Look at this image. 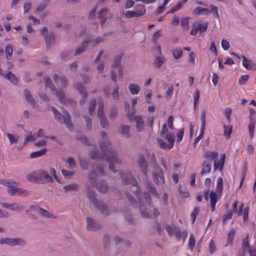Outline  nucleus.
I'll list each match as a JSON object with an SVG mask.
<instances>
[{
  "label": "nucleus",
  "instance_id": "obj_1",
  "mask_svg": "<svg viewBox=\"0 0 256 256\" xmlns=\"http://www.w3.org/2000/svg\"><path fill=\"white\" fill-rule=\"evenodd\" d=\"M101 136L104 142H100V147L104 152V154L106 155V161L108 163V168L114 173L117 170L114 167V164H120L121 160L118 158L116 151L114 148H110L111 143L108 140L106 132H102Z\"/></svg>",
  "mask_w": 256,
  "mask_h": 256
},
{
  "label": "nucleus",
  "instance_id": "obj_2",
  "mask_svg": "<svg viewBox=\"0 0 256 256\" xmlns=\"http://www.w3.org/2000/svg\"><path fill=\"white\" fill-rule=\"evenodd\" d=\"M51 109L54 112L55 120L60 124H64L69 130H74V126L72 123L71 116L68 112L64 110L62 114L54 106H52Z\"/></svg>",
  "mask_w": 256,
  "mask_h": 256
},
{
  "label": "nucleus",
  "instance_id": "obj_3",
  "mask_svg": "<svg viewBox=\"0 0 256 256\" xmlns=\"http://www.w3.org/2000/svg\"><path fill=\"white\" fill-rule=\"evenodd\" d=\"M38 172L39 184H45L48 183H53L54 180L50 175L53 176L54 178L60 184H63V182L56 176V172L52 168H50L48 172L44 170H38Z\"/></svg>",
  "mask_w": 256,
  "mask_h": 256
},
{
  "label": "nucleus",
  "instance_id": "obj_4",
  "mask_svg": "<svg viewBox=\"0 0 256 256\" xmlns=\"http://www.w3.org/2000/svg\"><path fill=\"white\" fill-rule=\"evenodd\" d=\"M0 244H6L12 247L17 246H26V240L22 238L6 237L0 239Z\"/></svg>",
  "mask_w": 256,
  "mask_h": 256
},
{
  "label": "nucleus",
  "instance_id": "obj_5",
  "mask_svg": "<svg viewBox=\"0 0 256 256\" xmlns=\"http://www.w3.org/2000/svg\"><path fill=\"white\" fill-rule=\"evenodd\" d=\"M40 34L44 36L46 46L47 49H50L51 46L55 44L56 39L53 32L48 33V30L46 27H44L40 30Z\"/></svg>",
  "mask_w": 256,
  "mask_h": 256
},
{
  "label": "nucleus",
  "instance_id": "obj_6",
  "mask_svg": "<svg viewBox=\"0 0 256 256\" xmlns=\"http://www.w3.org/2000/svg\"><path fill=\"white\" fill-rule=\"evenodd\" d=\"M120 176L122 180L123 183L125 184H132L133 188V190L136 191V192L138 194L140 189L138 186L137 182L136 180L132 175L130 173L125 174L122 172H120Z\"/></svg>",
  "mask_w": 256,
  "mask_h": 256
},
{
  "label": "nucleus",
  "instance_id": "obj_7",
  "mask_svg": "<svg viewBox=\"0 0 256 256\" xmlns=\"http://www.w3.org/2000/svg\"><path fill=\"white\" fill-rule=\"evenodd\" d=\"M146 13L145 6L142 4L136 5L135 10H128L125 13V16L130 18L133 17L138 18L144 16Z\"/></svg>",
  "mask_w": 256,
  "mask_h": 256
},
{
  "label": "nucleus",
  "instance_id": "obj_8",
  "mask_svg": "<svg viewBox=\"0 0 256 256\" xmlns=\"http://www.w3.org/2000/svg\"><path fill=\"white\" fill-rule=\"evenodd\" d=\"M152 176L153 180L155 183L158 184L160 182L162 184L165 183V179L163 170L160 166L154 169Z\"/></svg>",
  "mask_w": 256,
  "mask_h": 256
},
{
  "label": "nucleus",
  "instance_id": "obj_9",
  "mask_svg": "<svg viewBox=\"0 0 256 256\" xmlns=\"http://www.w3.org/2000/svg\"><path fill=\"white\" fill-rule=\"evenodd\" d=\"M138 168L145 176H147L148 173V164L144 155H140L138 159Z\"/></svg>",
  "mask_w": 256,
  "mask_h": 256
},
{
  "label": "nucleus",
  "instance_id": "obj_10",
  "mask_svg": "<svg viewBox=\"0 0 256 256\" xmlns=\"http://www.w3.org/2000/svg\"><path fill=\"white\" fill-rule=\"evenodd\" d=\"M0 205L4 208L8 209L12 212H20L24 210V206L18 203L12 202H2Z\"/></svg>",
  "mask_w": 256,
  "mask_h": 256
},
{
  "label": "nucleus",
  "instance_id": "obj_11",
  "mask_svg": "<svg viewBox=\"0 0 256 256\" xmlns=\"http://www.w3.org/2000/svg\"><path fill=\"white\" fill-rule=\"evenodd\" d=\"M164 138L168 141V144L166 143L163 140L158 138L156 140L158 145L162 148L170 150L174 146L175 138L168 137Z\"/></svg>",
  "mask_w": 256,
  "mask_h": 256
},
{
  "label": "nucleus",
  "instance_id": "obj_12",
  "mask_svg": "<svg viewBox=\"0 0 256 256\" xmlns=\"http://www.w3.org/2000/svg\"><path fill=\"white\" fill-rule=\"evenodd\" d=\"M86 229L90 231H96L100 228V224L90 217L86 218Z\"/></svg>",
  "mask_w": 256,
  "mask_h": 256
},
{
  "label": "nucleus",
  "instance_id": "obj_13",
  "mask_svg": "<svg viewBox=\"0 0 256 256\" xmlns=\"http://www.w3.org/2000/svg\"><path fill=\"white\" fill-rule=\"evenodd\" d=\"M94 207L99 210L102 214L108 216L109 214V210L107 206L102 202H96L94 204Z\"/></svg>",
  "mask_w": 256,
  "mask_h": 256
},
{
  "label": "nucleus",
  "instance_id": "obj_14",
  "mask_svg": "<svg viewBox=\"0 0 256 256\" xmlns=\"http://www.w3.org/2000/svg\"><path fill=\"white\" fill-rule=\"evenodd\" d=\"M97 190L100 193H106L108 190V186L105 180H100L96 184Z\"/></svg>",
  "mask_w": 256,
  "mask_h": 256
},
{
  "label": "nucleus",
  "instance_id": "obj_15",
  "mask_svg": "<svg viewBox=\"0 0 256 256\" xmlns=\"http://www.w3.org/2000/svg\"><path fill=\"white\" fill-rule=\"evenodd\" d=\"M90 42H92V40L90 39L82 42L80 45L76 50L74 56H78L84 52L86 50L87 46Z\"/></svg>",
  "mask_w": 256,
  "mask_h": 256
},
{
  "label": "nucleus",
  "instance_id": "obj_16",
  "mask_svg": "<svg viewBox=\"0 0 256 256\" xmlns=\"http://www.w3.org/2000/svg\"><path fill=\"white\" fill-rule=\"evenodd\" d=\"M242 65L248 70H254L256 68V64L252 60L248 59L244 56H242Z\"/></svg>",
  "mask_w": 256,
  "mask_h": 256
},
{
  "label": "nucleus",
  "instance_id": "obj_17",
  "mask_svg": "<svg viewBox=\"0 0 256 256\" xmlns=\"http://www.w3.org/2000/svg\"><path fill=\"white\" fill-rule=\"evenodd\" d=\"M110 11V9L104 8L98 12V18L100 19L102 25L104 24L108 18L107 14Z\"/></svg>",
  "mask_w": 256,
  "mask_h": 256
},
{
  "label": "nucleus",
  "instance_id": "obj_18",
  "mask_svg": "<svg viewBox=\"0 0 256 256\" xmlns=\"http://www.w3.org/2000/svg\"><path fill=\"white\" fill-rule=\"evenodd\" d=\"M202 170L200 172L202 176L209 174L212 168V161L209 160L204 161L202 165Z\"/></svg>",
  "mask_w": 256,
  "mask_h": 256
},
{
  "label": "nucleus",
  "instance_id": "obj_19",
  "mask_svg": "<svg viewBox=\"0 0 256 256\" xmlns=\"http://www.w3.org/2000/svg\"><path fill=\"white\" fill-rule=\"evenodd\" d=\"M38 171H34L26 175V178L28 182L32 183L39 184Z\"/></svg>",
  "mask_w": 256,
  "mask_h": 256
},
{
  "label": "nucleus",
  "instance_id": "obj_20",
  "mask_svg": "<svg viewBox=\"0 0 256 256\" xmlns=\"http://www.w3.org/2000/svg\"><path fill=\"white\" fill-rule=\"evenodd\" d=\"M160 136L162 138H168V137L175 138V135L174 132H168V128L166 124H164L162 126V129L160 131Z\"/></svg>",
  "mask_w": 256,
  "mask_h": 256
},
{
  "label": "nucleus",
  "instance_id": "obj_21",
  "mask_svg": "<svg viewBox=\"0 0 256 256\" xmlns=\"http://www.w3.org/2000/svg\"><path fill=\"white\" fill-rule=\"evenodd\" d=\"M218 194H216V192L212 190L210 194V201L211 210L212 212L214 211L216 204L218 201Z\"/></svg>",
  "mask_w": 256,
  "mask_h": 256
},
{
  "label": "nucleus",
  "instance_id": "obj_22",
  "mask_svg": "<svg viewBox=\"0 0 256 256\" xmlns=\"http://www.w3.org/2000/svg\"><path fill=\"white\" fill-rule=\"evenodd\" d=\"M145 186L147 188V190L154 196L157 198H159V194L158 192H157L156 188L152 184L148 181L146 180L145 182Z\"/></svg>",
  "mask_w": 256,
  "mask_h": 256
},
{
  "label": "nucleus",
  "instance_id": "obj_23",
  "mask_svg": "<svg viewBox=\"0 0 256 256\" xmlns=\"http://www.w3.org/2000/svg\"><path fill=\"white\" fill-rule=\"evenodd\" d=\"M74 88L84 97H87L88 94L84 86L81 82H76L74 84Z\"/></svg>",
  "mask_w": 256,
  "mask_h": 256
},
{
  "label": "nucleus",
  "instance_id": "obj_24",
  "mask_svg": "<svg viewBox=\"0 0 256 256\" xmlns=\"http://www.w3.org/2000/svg\"><path fill=\"white\" fill-rule=\"evenodd\" d=\"M210 13V10L203 8L200 6H198L192 12V14L194 15H208Z\"/></svg>",
  "mask_w": 256,
  "mask_h": 256
},
{
  "label": "nucleus",
  "instance_id": "obj_25",
  "mask_svg": "<svg viewBox=\"0 0 256 256\" xmlns=\"http://www.w3.org/2000/svg\"><path fill=\"white\" fill-rule=\"evenodd\" d=\"M24 95L26 100L30 104L34 106L36 104V102L32 96V94L29 90L27 89H24Z\"/></svg>",
  "mask_w": 256,
  "mask_h": 256
},
{
  "label": "nucleus",
  "instance_id": "obj_26",
  "mask_svg": "<svg viewBox=\"0 0 256 256\" xmlns=\"http://www.w3.org/2000/svg\"><path fill=\"white\" fill-rule=\"evenodd\" d=\"M166 60L162 56H156L153 62V66L156 68H159L162 64L166 63Z\"/></svg>",
  "mask_w": 256,
  "mask_h": 256
},
{
  "label": "nucleus",
  "instance_id": "obj_27",
  "mask_svg": "<svg viewBox=\"0 0 256 256\" xmlns=\"http://www.w3.org/2000/svg\"><path fill=\"white\" fill-rule=\"evenodd\" d=\"M134 120L136 122V129L138 131H142L144 126V122L143 121L142 116H136L134 117Z\"/></svg>",
  "mask_w": 256,
  "mask_h": 256
},
{
  "label": "nucleus",
  "instance_id": "obj_28",
  "mask_svg": "<svg viewBox=\"0 0 256 256\" xmlns=\"http://www.w3.org/2000/svg\"><path fill=\"white\" fill-rule=\"evenodd\" d=\"M4 76L6 79L8 80L11 83L14 85H16L18 82V78L15 76V74L12 73L11 72H9L8 73L4 75Z\"/></svg>",
  "mask_w": 256,
  "mask_h": 256
},
{
  "label": "nucleus",
  "instance_id": "obj_29",
  "mask_svg": "<svg viewBox=\"0 0 256 256\" xmlns=\"http://www.w3.org/2000/svg\"><path fill=\"white\" fill-rule=\"evenodd\" d=\"M114 240L116 244L117 245L120 244L122 247L127 248L130 244V242L128 240H124L122 239L118 236H116L114 238Z\"/></svg>",
  "mask_w": 256,
  "mask_h": 256
},
{
  "label": "nucleus",
  "instance_id": "obj_30",
  "mask_svg": "<svg viewBox=\"0 0 256 256\" xmlns=\"http://www.w3.org/2000/svg\"><path fill=\"white\" fill-rule=\"evenodd\" d=\"M54 94H56L58 100L62 104L64 103V101L67 98L66 97L64 92L62 89L56 90L54 92Z\"/></svg>",
  "mask_w": 256,
  "mask_h": 256
},
{
  "label": "nucleus",
  "instance_id": "obj_31",
  "mask_svg": "<svg viewBox=\"0 0 256 256\" xmlns=\"http://www.w3.org/2000/svg\"><path fill=\"white\" fill-rule=\"evenodd\" d=\"M38 214L40 216L45 217L46 218L56 219V216L42 208H41Z\"/></svg>",
  "mask_w": 256,
  "mask_h": 256
},
{
  "label": "nucleus",
  "instance_id": "obj_32",
  "mask_svg": "<svg viewBox=\"0 0 256 256\" xmlns=\"http://www.w3.org/2000/svg\"><path fill=\"white\" fill-rule=\"evenodd\" d=\"M218 157V153L214 152L206 151L204 154V158L208 159V160H216Z\"/></svg>",
  "mask_w": 256,
  "mask_h": 256
},
{
  "label": "nucleus",
  "instance_id": "obj_33",
  "mask_svg": "<svg viewBox=\"0 0 256 256\" xmlns=\"http://www.w3.org/2000/svg\"><path fill=\"white\" fill-rule=\"evenodd\" d=\"M88 178L91 184H94L97 180V174L94 170H91L88 175Z\"/></svg>",
  "mask_w": 256,
  "mask_h": 256
},
{
  "label": "nucleus",
  "instance_id": "obj_34",
  "mask_svg": "<svg viewBox=\"0 0 256 256\" xmlns=\"http://www.w3.org/2000/svg\"><path fill=\"white\" fill-rule=\"evenodd\" d=\"M128 89L131 94H137L140 92V86L135 84H130L128 86Z\"/></svg>",
  "mask_w": 256,
  "mask_h": 256
},
{
  "label": "nucleus",
  "instance_id": "obj_35",
  "mask_svg": "<svg viewBox=\"0 0 256 256\" xmlns=\"http://www.w3.org/2000/svg\"><path fill=\"white\" fill-rule=\"evenodd\" d=\"M46 148H44L40 150L31 153L30 154V158H35L40 156H41L45 154L46 152Z\"/></svg>",
  "mask_w": 256,
  "mask_h": 256
},
{
  "label": "nucleus",
  "instance_id": "obj_36",
  "mask_svg": "<svg viewBox=\"0 0 256 256\" xmlns=\"http://www.w3.org/2000/svg\"><path fill=\"white\" fill-rule=\"evenodd\" d=\"M223 180L222 177H219L218 179L217 182V186L216 188V192L218 194H219L220 196L221 195L223 189Z\"/></svg>",
  "mask_w": 256,
  "mask_h": 256
},
{
  "label": "nucleus",
  "instance_id": "obj_37",
  "mask_svg": "<svg viewBox=\"0 0 256 256\" xmlns=\"http://www.w3.org/2000/svg\"><path fill=\"white\" fill-rule=\"evenodd\" d=\"M44 82L45 84L46 88H49L52 92H54L55 91H56V89L55 88V86L53 84L49 78H45Z\"/></svg>",
  "mask_w": 256,
  "mask_h": 256
},
{
  "label": "nucleus",
  "instance_id": "obj_38",
  "mask_svg": "<svg viewBox=\"0 0 256 256\" xmlns=\"http://www.w3.org/2000/svg\"><path fill=\"white\" fill-rule=\"evenodd\" d=\"M248 236L247 235L246 238L243 240L242 244V253L245 254L248 250H250V246L248 241Z\"/></svg>",
  "mask_w": 256,
  "mask_h": 256
},
{
  "label": "nucleus",
  "instance_id": "obj_39",
  "mask_svg": "<svg viewBox=\"0 0 256 256\" xmlns=\"http://www.w3.org/2000/svg\"><path fill=\"white\" fill-rule=\"evenodd\" d=\"M106 34H104L102 36H98L92 41V46L95 47L98 44L102 43L106 39Z\"/></svg>",
  "mask_w": 256,
  "mask_h": 256
},
{
  "label": "nucleus",
  "instance_id": "obj_40",
  "mask_svg": "<svg viewBox=\"0 0 256 256\" xmlns=\"http://www.w3.org/2000/svg\"><path fill=\"white\" fill-rule=\"evenodd\" d=\"M6 134L8 138L10 144H16L18 142L19 138L18 136L16 135H13L10 133H6Z\"/></svg>",
  "mask_w": 256,
  "mask_h": 256
},
{
  "label": "nucleus",
  "instance_id": "obj_41",
  "mask_svg": "<svg viewBox=\"0 0 256 256\" xmlns=\"http://www.w3.org/2000/svg\"><path fill=\"white\" fill-rule=\"evenodd\" d=\"M0 184L6 186L8 188L10 184H14L15 186H18L19 183L13 180H0Z\"/></svg>",
  "mask_w": 256,
  "mask_h": 256
},
{
  "label": "nucleus",
  "instance_id": "obj_42",
  "mask_svg": "<svg viewBox=\"0 0 256 256\" xmlns=\"http://www.w3.org/2000/svg\"><path fill=\"white\" fill-rule=\"evenodd\" d=\"M87 196L90 200L92 203L94 204L98 202L95 196L94 192L90 190H88L87 192Z\"/></svg>",
  "mask_w": 256,
  "mask_h": 256
},
{
  "label": "nucleus",
  "instance_id": "obj_43",
  "mask_svg": "<svg viewBox=\"0 0 256 256\" xmlns=\"http://www.w3.org/2000/svg\"><path fill=\"white\" fill-rule=\"evenodd\" d=\"M122 55H118L115 57L114 64L112 65V68H116L118 67H120L121 64V60L122 58Z\"/></svg>",
  "mask_w": 256,
  "mask_h": 256
},
{
  "label": "nucleus",
  "instance_id": "obj_44",
  "mask_svg": "<svg viewBox=\"0 0 256 256\" xmlns=\"http://www.w3.org/2000/svg\"><path fill=\"white\" fill-rule=\"evenodd\" d=\"M96 106V100L95 99H92L90 100L89 106H88V111L89 114L90 116H92L94 114V111L95 109V107Z\"/></svg>",
  "mask_w": 256,
  "mask_h": 256
},
{
  "label": "nucleus",
  "instance_id": "obj_45",
  "mask_svg": "<svg viewBox=\"0 0 256 256\" xmlns=\"http://www.w3.org/2000/svg\"><path fill=\"white\" fill-rule=\"evenodd\" d=\"M90 156L92 159H96L97 158L102 159L104 158L106 160V156L104 155V152L102 155L99 156L97 150H93L91 152Z\"/></svg>",
  "mask_w": 256,
  "mask_h": 256
},
{
  "label": "nucleus",
  "instance_id": "obj_46",
  "mask_svg": "<svg viewBox=\"0 0 256 256\" xmlns=\"http://www.w3.org/2000/svg\"><path fill=\"white\" fill-rule=\"evenodd\" d=\"M122 133L124 136L126 138L130 136V126L128 125H123L121 126Z\"/></svg>",
  "mask_w": 256,
  "mask_h": 256
},
{
  "label": "nucleus",
  "instance_id": "obj_47",
  "mask_svg": "<svg viewBox=\"0 0 256 256\" xmlns=\"http://www.w3.org/2000/svg\"><path fill=\"white\" fill-rule=\"evenodd\" d=\"M14 184H10V186L8 188V192L10 194V196H14L16 192H18V189L19 188H17L15 186Z\"/></svg>",
  "mask_w": 256,
  "mask_h": 256
},
{
  "label": "nucleus",
  "instance_id": "obj_48",
  "mask_svg": "<svg viewBox=\"0 0 256 256\" xmlns=\"http://www.w3.org/2000/svg\"><path fill=\"white\" fill-rule=\"evenodd\" d=\"M66 192L70 190H76L78 189V186L74 184H70L63 187Z\"/></svg>",
  "mask_w": 256,
  "mask_h": 256
},
{
  "label": "nucleus",
  "instance_id": "obj_49",
  "mask_svg": "<svg viewBox=\"0 0 256 256\" xmlns=\"http://www.w3.org/2000/svg\"><path fill=\"white\" fill-rule=\"evenodd\" d=\"M62 104L66 106H70L72 108H74L76 106V102L71 98H67L64 101V103H62Z\"/></svg>",
  "mask_w": 256,
  "mask_h": 256
},
{
  "label": "nucleus",
  "instance_id": "obj_50",
  "mask_svg": "<svg viewBox=\"0 0 256 256\" xmlns=\"http://www.w3.org/2000/svg\"><path fill=\"white\" fill-rule=\"evenodd\" d=\"M76 139L77 140H80L82 144H86L87 146H90L91 144L90 142L88 140V138L84 136H76Z\"/></svg>",
  "mask_w": 256,
  "mask_h": 256
},
{
  "label": "nucleus",
  "instance_id": "obj_51",
  "mask_svg": "<svg viewBox=\"0 0 256 256\" xmlns=\"http://www.w3.org/2000/svg\"><path fill=\"white\" fill-rule=\"evenodd\" d=\"M172 55L175 59H178L182 56V50L180 48H177L172 50Z\"/></svg>",
  "mask_w": 256,
  "mask_h": 256
},
{
  "label": "nucleus",
  "instance_id": "obj_52",
  "mask_svg": "<svg viewBox=\"0 0 256 256\" xmlns=\"http://www.w3.org/2000/svg\"><path fill=\"white\" fill-rule=\"evenodd\" d=\"M17 193L19 196L22 197L28 196L30 194L28 190L20 188H18Z\"/></svg>",
  "mask_w": 256,
  "mask_h": 256
},
{
  "label": "nucleus",
  "instance_id": "obj_53",
  "mask_svg": "<svg viewBox=\"0 0 256 256\" xmlns=\"http://www.w3.org/2000/svg\"><path fill=\"white\" fill-rule=\"evenodd\" d=\"M250 122L248 126V130L250 132V137L252 138L254 136V128L256 122L254 120H250Z\"/></svg>",
  "mask_w": 256,
  "mask_h": 256
},
{
  "label": "nucleus",
  "instance_id": "obj_54",
  "mask_svg": "<svg viewBox=\"0 0 256 256\" xmlns=\"http://www.w3.org/2000/svg\"><path fill=\"white\" fill-rule=\"evenodd\" d=\"M224 136L227 137V138H228L230 134L232 132V126H224Z\"/></svg>",
  "mask_w": 256,
  "mask_h": 256
},
{
  "label": "nucleus",
  "instance_id": "obj_55",
  "mask_svg": "<svg viewBox=\"0 0 256 256\" xmlns=\"http://www.w3.org/2000/svg\"><path fill=\"white\" fill-rule=\"evenodd\" d=\"M150 162L154 169L158 168L160 166L156 161V156L154 153H152L150 156Z\"/></svg>",
  "mask_w": 256,
  "mask_h": 256
},
{
  "label": "nucleus",
  "instance_id": "obj_56",
  "mask_svg": "<svg viewBox=\"0 0 256 256\" xmlns=\"http://www.w3.org/2000/svg\"><path fill=\"white\" fill-rule=\"evenodd\" d=\"M102 242L105 248H108L110 244V238L108 234H104L102 238Z\"/></svg>",
  "mask_w": 256,
  "mask_h": 256
},
{
  "label": "nucleus",
  "instance_id": "obj_57",
  "mask_svg": "<svg viewBox=\"0 0 256 256\" xmlns=\"http://www.w3.org/2000/svg\"><path fill=\"white\" fill-rule=\"evenodd\" d=\"M118 114L117 108L116 106H113L111 108L110 112L109 117L111 120H114Z\"/></svg>",
  "mask_w": 256,
  "mask_h": 256
},
{
  "label": "nucleus",
  "instance_id": "obj_58",
  "mask_svg": "<svg viewBox=\"0 0 256 256\" xmlns=\"http://www.w3.org/2000/svg\"><path fill=\"white\" fill-rule=\"evenodd\" d=\"M200 208L198 207H196L192 212L191 214V218L192 220V223L194 224L196 220L197 215L199 214Z\"/></svg>",
  "mask_w": 256,
  "mask_h": 256
},
{
  "label": "nucleus",
  "instance_id": "obj_59",
  "mask_svg": "<svg viewBox=\"0 0 256 256\" xmlns=\"http://www.w3.org/2000/svg\"><path fill=\"white\" fill-rule=\"evenodd\" d=\"M196 27L200 32H205L208 28V22L199 24L196 26Z\"/></svg>",
  "mask_w": 256,
  "mask_h": 256
},
{
  "label": "nucleus",
  "instance_id": "obj_60",
  "mask_svg": "<svg viewBox=\"0 0 256 256\" xmlns=\"http://www.w3.org/2000/svg\"><path fill=\"white\" fill-rule=\"evenodd\" d=\"M210 12H212L216 18H220V14L218 12V7L214 5H210Z\"/></svg>",
  "mask_w": 256,
  "mask_h": 256
},
{
  "label": "nucleus",
  "instance_id": "obj_61",
  "mask_svg": "<svg viewBox=\"0 0 256 256\" xmlns=\"http://www.w3.org/2000/svg\"><path fill=\"white\" fill-rule=\"evenodd\" d=\"M195 237L193 234L190 236V240L188 241V246L190 250H192L195 246Z\"/></svg>",
  "mask_w": 256,
  "mask_h": 256
},
{
  "label": "nucleus",
  "instance_id": "obj_62",
  "mask_svg": "<svg viewBox=\"0 0 256 256\" xmlns=\"http://www.w3.org/2000/svg\"><path fill=\"white\" fill-rule=\"evenodd\" d=\"M100 124L102 128H106L108 125V122L106 117L100 118Z\"/></svg>",
  "mask_w": 256,
  "mask_h": 256
},
{
  "label": "nucleus",
  "instance_id": "obj_63",
  "mask_svg": "<svg viewBox=\"0 0 256 256\" xmlns=\"http://www.w3.org/2000/svg\"><path fill=\"white\" fill-rule=\"evenodd\" d=\"M80 168L82 170H87L88 168L90 162L86 160H80Z\"/></svg>",
  "mask_w": 256,
  "mask_h": 256
},
{
  "label": "nucleus",
  "instance_id": "obj_64",
  "mask_svg": "<svg viewBox=\"0 0 256 256\" xmlns=\"http://www.w3.org/2000/svg\"><path fill=\"white\" fill-rule=\"evenodd\" d=\"M12 52L13 50L12 48L10 46H6V54L7 60H10V56H12Z\"/></svg>",
  "mask_w": 256,
  "mask_h": 256
}]
</instances>
